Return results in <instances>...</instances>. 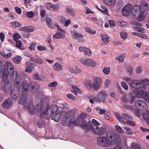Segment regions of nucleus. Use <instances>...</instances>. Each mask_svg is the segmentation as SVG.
<instances>
[{
	"mask_svg": "<svg viewBox=\"0 0 149 149\" xmlns=\"http://www.w3.org/2000/svg\"><path fill=\"white\" fill-rule=\"evenodd\" d=\"M29 85V83L25 81H23L22 84V94L19 102L22 105L26 107L30 114L33 115L35 113L36 109L33 107L32 97L29 95H26L28 93Z\"/></svg>",
	"mask_w": 149,
	"mask_h": 149,
	"instance_id": "f257e3e1",
	"label": "nucleus"
},
{
	"mask_svg": "<svg viewBox=\"0 0 149 149\" xmlns=\"http://www.w3.org/2000/svg\"><path fill=\"white\" fill-rule=\"evenodd\" d=\"M118 136L112 131L108 132L106 136H102L97 138V143L98 145L107 147L114 145L118 140Z\"/></svg>",
	"mask_w": 149,
	"mask_h": 149,
	"instance_id": "f03ea898",
	"label": "nucleus"
},
{
	"mask_svg": "<svg viewBox=\"0 0 149 149\" xmlns=\"http://www.w3.org/2000/svg\"><path fill=\"white\" fill-rule=\"evenodd\" d=\"M149 10V5L145 2H142L140 5L135 6L132 10L131 13L133 18H137L139 21L143 20Z\"/></svg>",
	"mask_w": 149,
	"mask_h": 149,
	"instance_id": "7ed1b4c3",
	"label": "nucleus"
},
{
	"mask_svg": "<svg viewBox=\"0 0 149 149\" xmlns=\"http://www.w3.org/2000/svg\"><path fill=\"white\" fill-rule=\"evenodd\" d=\"M43 102V101H42V102L37 104L36 107L33 105V107L36 109L35 113L37 111L40 113H42L41 116L45 117V116L46 115V118L48 119L50 118V116L52 115L60 112L58 107L56 105H51L49 109H46L44 111V105Z\"/></svg>",
	"mask_w": 149,
	"mask_h": 149,
	"instance_id": "20e7f679",
	"label": "nucleus"
},
{
	"mask_svg": "<svg viewBox=\"0 0 149 149\" xmlns=\"http://www.w3.org/2000/svg\"><path fill=\"white\" fill-rule=\"evenodd\" d=\"M130 85L132 89L146 90L147 85H149V79H143L141 80H131Z\"/></svg>",
	"mask_w": 149,
	"mask_h": 149,
	"instance_id": "39448f33",
	"label": "nucleus"
},
{
	"mask_svg": "<svg viewBox=\"0 0 149 149\" xmlns=\"http://www.w3.org/2000/svg\"><path fill=\"white\" fill-rule=\"evenodd\" d=\"M75 116V113L73 111H69L65 113L62 118V124L63 125H66L68 124V120L70 125L72 123V120Z\"/></svg>",
	"mask_w": 149,
	"mask_h": 149,
	"instance_id": "423d86ee",
	"label": "nucleus"
},
{
	"mask_svg": "<svg viewBox=\"0 0 149 149\" xmlns=\"http://www.w3.org/2000/svg\"><path fill=\"white\" fill-rule=\"evenodd\" d=\"M88 124L90 125L89 128L96 134L101 136L106 131V127L104 125L101 127H99L96 125H93L91 121L88 122Z\"/></svg>",
	"mask_w": 149,
	"mask_h": 149,
	"instance_id": "0eeeda50",
	"label": "nucleus"
},
{
	"mask_svg": "<svg viewBox=\"0 0 149 149\" xmlns=\"http://www.w3.org/2000/svg\"><path fill=\"white\" fill-rule=\"evenodd\" d=\"M12 85L10 81L8 79V75L4 74L2 78V81L0 87L2 90L6 92L9 91Z\"/></svg>",
	"mask_w": 149,
	"mask_h": 149,
	"instance_id": "6e6552de",
	"label": "nucleus"
},
{
	"mask_svg": "<svg viewBox=\"0 0 149 149\" xmlns=\"http://www.w3.org/2000/svg\"><path fill=\"white\" fill-rule=\"evenodd\" d=\"M13 79L15 82V86L20 88L22 81L21 77L18 72L15 71L13 74Z\"/></svg>",
	"mask_w": 149,
	"mask_h": 149,
	"instance_id": "1a4fd4ad",
	"label": "nucleus"
},
{
	"mask_svg": "<svg viewBox=\"0 0 149 149\" xmlns=\"http://www.w3.org/2000/svg\"><path fill=\"white\" fill-rule=\"evenodd\" d=\"M135 105L138 109L142 111H145L147 107L146 103L142 100L138 101L136 102Z\"/></svg>",
	"mask_w": 149,
	"mask_h": 149,
	"instance_id": "9d476101",
	"label": "nucleus"
},
{
	"mask_svg": "<svg viewBox=\"0 0 149 149\" xmlns=\"http://www.w3.org/2000/svg\"><path fill=\"white\" fill-rule=\"evenodd\" d=\"M16 88L13 90L10 93L11 97L14 100H17L19 98L20 95V88H18L16 87Z\"/></svg>",
	"mask_w": 149,
	"mask_h": 149,
	"instance_id": "9b49d317",
	"label": "nucleus"
},
{
	"mask_svg": "<svg viewBox=\"0 0 149 149\" xmlns=\"http://www.w3.org/2000/svg\"><path fill=\"white\" fill-rule=\"evenodd\" d=\"M71 32L73 38L77 40L79 42H84L85 40L84 39H81L83 38L82 35L73 31H72Z\"/></svg>",
	"mask_w": 149,
	"mask_h": 149,
	"instance_id": "f8f14e48",
	"label": "nucleus"
},
{
	"mask_svg": "<svg viewBox=\"0 0 149 149\" xmlns=\"http://www.w3.org/2000/svg\"><path fill=\"white\" fill-rule=\"evenodd\" d=\"M132 8V5L130 4L125 6L122 10V14L125 16L128 15L130 13Z\"/></svg>",
	"mask_w": 149,
	"mask_h": 149,
	"instance_id": "ddd939ff",
	"label": "nucleus"
},
{
	"mask_svg": "<svg viewBox=\"0 0 149 149\" xmlns=\"http://www.w3.org/2000/svg\"><path fill=\"white\" fill-rule=\"evenodd\" d=\"M107 95L104 91H100L98 94V97L100 101L105 102H106V98Z\"/></svg>",
	"mask_w": 149,
	"mask_h": 149,
	"instance_id": "4468645a",
	"label": "nucleus"
},
{
	"mask_svg": "<svg viewBox=\"0 0 149 149\" xmlns=\"http://www.w3.org/2000/svg\"><path fill=\"white\" fill-rule=\"evenodd\" d=\"M13 104L12 100L11 99H8L4 101L2 107L4 109H8L11 107Z\"/></svg>",
	"mask_w": 149,
	"mask_h": 149,
	"instance_id": "2eb2a0df",
	"label": "nucleus"
},
{
	"mask_svg": "<svg viewBox=\"0 0 149 149\" xmlns=\"http://www.w3.org/2000/svg\"><path fill=\"white\" fill-rule=\"evenodd\" d=\"M6 64L7 68V71L9 75L11 76L14 72L13 67V65L10 62L8 61L6 62Z\"/></svg>",
	"mask_w": 149,
	"mask_h": 149,
	"instance_id": "dca6fc26",
	"label": "nucleus"
},
{
	"mask_svg": "<svg viewBox=\"0 0 149 149\" xmlns=\"http://www.w3.org/2000/svg\"><path fill=\"white\" fill-rule=\"evenodd\" d=\"M82 123L81 124H80V126L81 128L83 129H85L86 130H91L89 128L90 125L88 124V123L84 119H83L82 120Z\"/></svg>",
	"mask_w": 149,
	"mask_h": 149,
	"instance_id": "f3484780",
	"label": "nucleus"
},
{
	"mask_svg": "<svg viewBox=\"0 0 149 149\" xmlns=\"http://www.w3.org/2000/svg\"><path fill=\"white\" fill-rule=\"evenodd\" d=\"M62 114V112H60L54 114H52L51 119L54 120L56 122H58L60 119Z\"/></svg>",
	"mask_w": 149,
	"mask_h": 149,
	"instance_id": "a211bd4d",
	"label": "nucleus"
},
{
	"mask_svg": "<svg viewBox=\"0 0 149 149\" xmlns=\"http://www.w3.org/2000/svg\"><path fill=\"white\" fill-rule=\"evenodd\" d=\"M87 115L86 113H81L80 116L79 118H76L75 119V121H73V124H74L77 123V124H80V122L81 120H82L83 119H84L87 118Z\"/></svg>",
	"mask_w": 149,
	"mask_h": 149,
	"instance_id": "6ab92c4d",
	"label": "nucleus"
},
{
	"mask_svg": "<svg viewBox=\"0 0 149 149\" xmlns=\"http://www.w3.org/2000/svg\"><path fill=\"white\" fill-rule=\"evenodd\" d=\"M69 69L70 71L72 73L75 74H77L81 72V70L76 66L70 67L69 68Z\"/></svg>",
	"mask_w": 149,
	"mask_h": 149,
	"instance_id": "aec40b11",
	"label": "nucleus"
},
{
	"mask_svg": "<svg viewBox=\"0 0 149 149\" xmlns=\"http://www.w3.org/2000/svg\"><path fill=\"white\" fill-rule=\"evenodd\" d=\"M19 30L21 31H26L29 32H33L34 31V29L31 26H28L21 27Z\"/></svg>",
	"mask_w": 149,
	"mask_h": 149,
	"instance_id": "412c9836",
	"label": "nucleus"
},
{
	"mask_svg": "<svg viewBox=\"0 0 149 149\" xmlns=\"http://www.w3.org/2000/svg\"><path fill=\"white\" fill-rule=\"evenodd\" d=\"M143 90H134L133 91V93L138 97H141L142 96V94Z\"/></svg>",
	"mask_w": 149,
	"mask_h": 149,
	"instance_id": "4be33fe9",
	"label": "nucleus"
},
{
	"mask_svg": "<svg viewBox=\"0 0 149 149\" xmlns=\"http://www.w3.org/2000/svg\"><path fill=\"white\" fill-rule=\"evenodd\" d=\"M30 87L32 90L39 87V85L37 82L31 81L30 83Z\"/></svg>",
	"mask_w": 149,
	"mask_h": 149,
	"instance_id": "5701e85b",
	"label": "nucleus"
},
{
	"mask_svg": "<svg viewBox=\"0 0 149 149\" xmlns=\"http://www.w3.org/2000/svg\"><path fill=\"white\" fill-rule=\"evenodd\" d=\"M104 3L106 5L109 6H113L116 3V0H103Z\"/></svg>",
	"mask_w": 149,
	"mask_h": 149,
	"instance_id": "b1692460",
	"label": "nucleus"
},
{
	"mask_svg": "<svg viewBox=\"0 0 149 149\" xmlns=\"http://www.w3.org/2000/svg\"><path fill=\"white\" fill-rule=\"evenodd\" d=\"M80 61L82 64L88 66L89 64V62L91 61V59L82 58L80 60Z\"/></svg>",
	"mask_w": 149,
	"mask_h": 149,
	"instance_id": "393cba45",
	"label": "nucleus"
},
{
	"mask_svg": "<svg viewBox=\"0 0 149 149\" xmlns=\"http://www.w3.org/2000/svg\"><path fill=\"white\" fill-rule=\"evenodd\" d=\"M12 61L16 64H19L21 62L22 58L21 57L19 56H16L12 58Z\"/></svg>",
	"mask_w": 149,
	"mask_h": 149,
	"instance_id": "a878e982",
	"label": "nucleus"
},
{
	"mask_svg": "<svg viewBox=\"0 0 149 149\" xmlns=\"http://www.w3.org/2000/svg\"><path fill=\"white\" fill-rule=\"evenodd\" d=\"M101 38L103 42L105 43V44H107L109 41V39L108 38V36L106 34L102 35L101 36Z\"/></svg>",
	"mask_w": 149,
	"mask_h": 149,
	"instance_id": "bb28decb",
	"label": "nucleus"
},
{
	"mask_svg": "<svg viewBox=\"0 0 149 149\" xmlns=\"http://www.w3.org/2000/svg\"><path fill=\"white\" fill-rule=\"evenodd\" d=\"M46 22L48 26L51 29L52 28L53 26H52V19L50 17H47L46 18Z\"/></svg>",
	"mask_w": 149,
	"mask_h": 149,
	"instance_id": "cd10ccee",
	"label": "nucleus"
},
{
	"mask_svg": "<svg viewBox=\"0 0 149 149\" xmlns=\"http://www.w3.org/2000/svg\"><path fill=\"white\" fill-rule=\"evenodd\" d=\"M72 88L73 89L72 92L74 93V94L77 95L78 93H80L81 92L79 89L76 86H72Z\"/></svg>",
	"mask_w": 149,
	"mask_h": 149,
	"instance_id": "c85d7f7f",
	"label": "nucleus"
},
{
	"mask_svg": "<svg viewBox=\"0 0 149 149\" xmlns=\"http://www.w3.org/2000/svg\"><path fill=\"white\" fill-rule=\"evenodd\" d=\"M53 67L56 70L59 71L61 70L62 66L59 63H56L54 65Z\"/></svg>",
	"mask_w": 149,
	"mask_h": 149,
	"instance_id": "c756f323",
	"label": "nucleus"
},
{
	"mask_svg": "<svg viewBox=\"0 0 149 149\" xmlns=\"http://www.w3.org/2000/svg\"><path fill=\"white\" fill-rule=\"evenodd\" d=\"M53 37L57 38H64L65 37V36L61 33V32H57L53 36Z\"/></svg>",
	"mask_w": 149,
	"mask_h": 149,
	"instance_id": "7c9ffc66",
	"label": "nucleus"
},
{
	"mask_svg": "<svg viewBox=\"0 0 149 149\" xmlns=\"http://www.w3.org/2000/svg\"><path fill=\"white\" fill-rule=\"evenodd\" d=\"M149 97V92L143 90L142 97H143V98L146 100H147L148 99V98Z\"/></svg>",
	"mask_w": 149,
	"mask_h": 149,
	"instance_id": "2f4dec72",
	"label": "nucleus"
},
{
	"mask_svg": "<svg viewBox=\"0 0 149 149\" xmlns=\"http://www.w3.org/2000/svg\"><path fill=\"white\" fill-rule=\"evenodd\" d=\"M101 87V85L98 84V83H96L94 81V83H93L92 88L96 90H98Z\"/></svg>",
	"mask_w": 149,
	"mask_h": 149,
	"instance_id": "473e14b6",
	"label": "nucleus"
},
{
	"mask_svg": "<svg viewBox=\"0 0 149 149\" xmlns=\"http://www.w3.org/2000/svg\"><path fill=\"white\" fill-rule=\"evenodd\" d=\"M11 26L13 27H20L21 26V24L17 21H14L10 23Z\"/></svg>",
	"mask_w": 149,
	"mask_h": 149,
	"instance_id": "72a5a7b5",
	"label": "nucleus"
},
{
	"mask_svg": "<svg viewBox=\"0 0 149 149\" xmlns=\"http://www.w3.org/2000/svg\"><path fill=\"white\" fill-rule=\"evenodd\" d=\"M122 117H123V119H124L127 121L132 120V118L131 117L129 116L126 113L123 114L122 116Z\"/></svg>",
	"mask_w": 149,
	"mask_h": 149,
	"instance_id": "f704fd0d",
	"label": "nucleus"
},
{
	"mask_svg": "<svg viewBox=\"0 0 149 149\" xmlns=\"http://www.w3.org/2000/svg\"><path fill=\"white\" fill-rule=\"evenodd\" d=\"M66 10L67 12H68V13L70 14L71 15L73 16H75V14L73 9L68 8H66Z\"/></svg>",
	"mask_w": 149,
	"mask_h": 149,
	"instance_id": "c9c22d12",
	"label": "nucleus"
},
{
	"mask_svg": "<svg viewBox=\"0 0 149 149\" xmlns=\"http://www.w3.org/2000/svg\"><path fill=\"white\" fill-rule=\"evenodd\" d=\"M125 58V56L123 55H120L119 56L116 58V60L118 61L119 62H123Z\"/></svg>",
	"mask_w": 149,
	"mask_h": 149,
	"instance_id": "e433bc0d",
	"label": "nucleus"
},
{
	"mask_svg": "<svg viewBox=\"0 0 149 149\" xmlns=\"http://www.w3.org/2000/svg\"><path fill=\"white\" fill-rule=\"evenodd\" d=\"M120 36L123 39H126L128 37V35L127 33L124 31H122L120 33Z\"/></svg>",
	"mask_w": 149,
	"mask_h": 149,
	"instance_id": "4c0bfd02",
	"label": "nucleus"
},
{
	"mask_svg": "<svg viewBox=\"0 0 149 149\" xmlns=\"http://www.w3.org/2000/svg\"><path fill=\"white\" fill-rule=\"evenodd\" d=\"M133 111L135 115L139 117L141 116L140 111L138 109H134Z\"/></svg>",
	"mask_w": 149,
	"mask_h": 149,
	"instance_id": "58836bf2",
	"label": "nucleus"
},
{
	"mask_svg": "<svg viewBox=\"0 0 149 149\" xmlns=\"http://www.w3.org/2000/svg\"><path fill=\"white\" fill-rule=\"evenodd\" d=\"M85 30L87 32L92 34L94 35L96 33V31H93V29H91L90 28H85Z\"/></svg>",
	"mask_w": 149,
	"mask_h": 149,
	"instance_id": "ea45409f",
	"label": "nucleus"
},
{
	"mask_svg": "<svg viewBox=\"0 0 149 149\" xmlns=\"http://www.w3.org/2000/svg\"><path fill=\"white\" fill-rule=\"evenodd\" d=\"M96 8L100 11L102 12V13H104V14L108 15V9L106 8L105 7H102L103 8V10H102L99 8L97 6H96Z\"/></svg>",
	"mask_w": 149,
	"mask_h": 149,
	"instance_id": "a19ab883",
	"label": "nucleus"
},
{
	"mask_svg": "<svg viewBox=\"0 0 149 149\" xmlns=\"http://www.w3.org/2000/svg\"><path fill=\"white\" fill-rule=\"evenodd\" d=\"M7 65H3L2 66V72L3 76L4 75V74H6L8 75V74L6 73L7 71Z\"/></svg>",
	"mask_w": 149,
	"mask_h": 149,
	"instance_id": "79ce46f5",
	"label": "nucleus"
},
{
	"mask_svg": "<svg viewBox=\"0 0 149 149\" xmlns=\"http://www.w3.org/2000/svg\"><path fill=\"white\" fill-rule=\"evenodd\" d=\"M84 52L86 55L90 56L92 54L91 52L90 49L87 48H86Z\"/></svg>",
	"mask_w": 149,
	"mask_h": 149,
	"instance_id": "37998d69",
	"label": "nucleus"
},
{
	"mask_svg": "<svg viewBox=\"0 0 149 149\" xmlns=\"http://www.w3.org/2000/svg\"><path fill=\"white\" fill-rule=\"evenodd\" d=\"M33 78L34 79L40 81H42V79L37 73L34 74L33 76Z\"/></svg>",
	"mask_w": 149,
	"mask_h": 149,
	"instance_id": "c03bdc74",
	"label": "nucleus"
},
{
	"mask_svg": "<svg viewBox=\"0 0 149 149\" xmlns=\"http://www.w3.org/2000/svg\"><path fill=\"white\" fill-rule=\"evenodd\" d=\"M52 6L51 10L52 11H57L60 8V6L58 4H52Z\"/></svg>",
	"mask_w": 149,
	"mask_h": 149,
	"instance_id": "a18cd8bd",
	"label": "nucleus"
},
{
	"mask_svg": "<svg viewBox=\"0 0 149 149\" xmlns=\"http://www.w3.org/2000/svg\"><path fill=\"white\" fill-rule=\"evenodd\" d=\"M115 116L117 118L118 120L121 123H123L124 120L123 119V117H121L120 115L118 113L115 114Z\"/></svg>",
	"mask_w": 149,
	"mask_h": 149,
	"instance_id": "49530a36",
	"label": "nucleus"
},
{
	"mask_svg": "<svg viewBox=\"0 0 149 149\" xmlns=\"http://www.w3.org/2000/svg\"><path fill=\"white\" fill-rule=\"evenodd\" d=\"M128 95L129 100L132 104L134 102L135 97L133 96L131 94H129Z\"/></svg>",
	"mask_w": 149,
	"mask_h": 149,
	"instance_id": "de8ad7c7",
	"label": "nucleus"
},
{
	"mask_svg": "<svg viewBox=\"0 0 149 149\" xmlns=\"http://www.w3.org/2000/svg\"><path fill=\"white\" fill-rule=\"evenodd\" d=\"M132 34L134 35L139 36L143 38H145V37H146V36L145 35H144L142 33H140L134 32H133L132 33Z\"/></svg>",
	"mask_w": 149,
	"mask_h": 149,
	"instance_id": "09e8293b",
	"label": "nucleus"
},
{
	"mask_svg": "<svg viewBox=\"0 0 149 149\" xmlns=\"http://www.w3.org/2000/svg\"><path fill=\"white\" fill-rule=\"evenodd\" d=\"M103 71L105 74H108L110 73V68L109 67L105 68L103 69Z\"/></svg>",
	"mask_w": 149,
	"mask_h": 149,
	"instance_id": "8fccbe9b",
	"label": "nucleus"
},
{
	"mask_svg": "<svg viewBox=\"0 0 149 149\" xmlns=\"http://www.w3.org/2000/svg\"><path fill=\"white\" fill-rule=\"evenodd\" d=\"M96 65L95 61H94L91 59V61L89 62L88 67H93L96 66Z\"/></svg>",
	"mask_w": 149,
	"mask_h": 149,
	"instance_id": "3c124183",
	"label": "nucleus"
},
{
	"mask_svg": "<svg viewBox=\"0 0 149 149\" xmlns=\"http://www.w3.org/2000/svg\"><path fill=\"white\" fill-rule=\"evenodd\" d=\"M95 82L96 83H98L101 85L102 82V79L100 77H96L95 79Z\"/></svg>",
	"mask_w": 149,
	"mask_h": 149,
	"instance_id": "603ef678",
	"label": "nucleus"
},
{
	"mask_svg": "<svg viewBox=\"0 0 149 149\" xmlns=\"http://www.w3.org/2000/svg\"><path fill=\"white\" fill-rule=\"evenodd\" d=\"M126 130V133L127 134H132L133 133V131L131 129L125 127V128Z\"/></svg>",
	"mask_w": 149,
	"mask_h": 149,
	"instance_id": "864d4df0",
	"label": "nucleus"
},
{
	"mask_svg": "<svg viewBox=\"0 0 149 149\" xmlns=\"http://www.w3.org/2000/svg\"><path fill=\"white\" fill-rule=\"evenodd\" d=\"M37 48L39 50L41 51H46V48L45 47L41 45L38 46Z\"/></svg>",
	"mask_w": 149,
	"mask_h": 149,
	"instance_id": "5fc2aeb1",
	"label": "nucleus"
},
{
	"mask_svg": "<svg viewBox=\"0 0 149 149\" xmlns=\"http://www.w3.org/2000/svg\"><path fill=\"white\" fill-rule=\"evenodd\" d=\"M115 128L116 130L118 132L121 133H123V132L122 130V128L119 126L116 125L115 126Z\"/></svg>",
	"mask_w": 149,
	"mask_h": 149,
	"instance_id": "6e6d98bb",
	"label": "nucleus"
},
{
	"mask_svg": "<svg viewBox=\"0 0 149 149\" xmlns=\"http://www.w3.org/2000/svg\"><path fill=\"white\" fill-rule=\"evenodd\" d=\"M13 37L14 40L16 41L18 40V39L20 38V36L18 33H16L14 35Z\"/></svg>",
	"mask_w": 149,
	"mask_h": 149,
	"instance_id": "4d7b16f0",
	"label": "nucleus"
},
{
	"mask_svg": "<svg viewBox=\"0 0 149 149\" xmlns=\"http://www.w3.org/2000/svg\"><path fill=\"white\" fill-rule=\"evenodd\" d=\"M22 45V43L21 41L18 40L16 41V46L19 48H20Z\"/></svg>",
	"mask_w": 149,
	"mask_h": 149,
	"instance_id": "13d9d810",
	"label": "nucleus"
},
{
	"mask_svg": "<svg viewBox=\"0 0 149 149\" xmlns=\"http://www.w3.org/2000/svg\"><path fill=\"white\" fill-rule=\"evenodd\" d=\"M52 5V4L51 3H48L45 4V6L47 9H49L51 10Z\"/></svg>",
	"mask_w": 149,
	"mask_h": 149,
	"instance_id": "bf43d9fd",
	"label": "nucleus"
},
{
	"mask_svg": "<svg viewBox=\"0 0 149 149\" xmlns=\"http://www.w3.org/2000/svg\"><path fill=\"white\" fill-rule=\"evenodd\" d=\"M121 85L123 87L125 90H127L128 89V87L127 84L124 82H122L121 83Z\"/></svg>",
	"mask_w": 149,
	"mask_h": 149,
	"instance_id": "052dcab7",
	"label": "nucleus"
},
{
	"mask_svg": "<svg viewBox=\"0 0 149 149\" xmlns=\"http://www.w3.org/2000/svg\"><path fill=\"white\" fill-rule=\"evenodd\" d=\"M57 85V83L56 81H54L52 83H50L48 85V87H55Z\"/></svg>",
	"mask_w": 149,
	"mask_h": 149,
	"instance_id": "680f3d73",
	"label": "nucleus"
},
{
	"mask_svg": "<svg viewBox=\"0 0 149 149\" xmlns=\"http://www.w3.org/2000/svg\"><path fill=\"white\" fill-rule=\"evenodd\" d=\"M36 44L34 43H32L30 46L29 47L30 50L31 51L34 50L36 47Z\"/></svg>",
	"mask_w": 149,
	"mask_h": 149,
	"instance_id": "e2e57ef3",
	"label": "nucleus"
},
{
	"mask_svg": "<svg viewBox=\"0 0 149 149\" xmlns=\"http://www.w3.org/2000/svg\"><path fill=\"white\" fill-rule=\"evenodd\" d=\"M15 10L16 12L19 14H20L22 13L21 9L20 8L15 7Z\"/></svg>",
	"mask_w": 149,
	"mask_h": 149,
	"instance_id": "0e129e2a",
	"label": "nucleus"
},
{
	"mask_svg": "<svg viewBox=\"0 0 149 149\" xmlns=\"http://www.w3.org/2000/svg\"><path fill=\"white\" fill-rule=\"evenodd\" d=\"M126 123L128 125L132 126H134L135 125V123L134 122L132 121V120H129V121H127L126 122Z\"/></svg>",
	"mask_w": 149,
	"mask_h": 149,
	"instance_id": "69168bd1",
	"label": "nucleus"
},
{
	"mask_svg": "<svg viewBox=\"0 0 149 149\" xmlns=\"http://www.w3.org/2000/svg\"><path fill=\"white\" fill-rule=\"evenodd\" d=\"M66 96L68 98L72 100H74L75 99V97L73 95L71 94L67 95Z\"/></svg>",
	"mask_w": 149,
	"mask_h": 149,
	"instance_id": "338daca9",
	"label": "nucleus"
},
{
	"mask_svg": "<svg viewBox=\"0 0 149 149\" xmlns=\"http://www.w3.org/2000/svg\"><path fill=\"white\" fill-rule=\"evenodd\" d=\"M33 13L32 11H29L26 13L27 16L29 18L32 17L33 16Z\"/></svg>",
	"mask_w": 149,
	"mask_h": 149,
	"instance_id": "774afa93",
	"label": "nucleus"
}]
</instances>
